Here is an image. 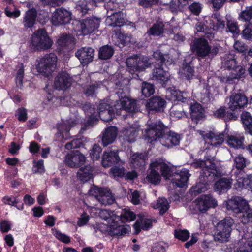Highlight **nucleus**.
<instances>
[{
	"label": "nucleus",
	"instance_id": "62",
	"mask_svg": "<svg viewBox=\"0 0 252 252\" xmlns=\"http://www.w3.org/2000/svg\"><path fill=\"white\" fill-rule=\"evenodd\" d=\"M102 151L101 148L97 144H94L90 150V155L93 160L99 159L100 154Z\"/></svg>",
	"mask_w": 252,
	"mask_h": 252
},
{
	"label": "nucleus",
	"instance_id": "26",
	"mask_svg": "<svg viewBox=\"0 0 252 252\" xmlns=\"http://www.w3.org/2000/svg\"><path fill=\"white\" fill-rule=\"evenodd\" d=\"M73 124L71 125L69 121L59 124L58 126V132L56 134L58 140H67L70 136L69 132Z\"/></svg>",
	"mask_w": 252,
	"mask_h": 252
},
{
	"label": "nucleus",
	"instance_id": "29",
	"mask_svg": "<svg viewBox=\"0 0 252 252\" xmlns=\"http://www.w3.org/2000/svg\"><path fill=\"white\" fill-rule=\"evenodd\" d=\"M213 115L218 119H222L225 121L236 120L238 117L233 113L227 111L225 106H221L213 112Z\"/></svg>",
	"mask_w": 252,
	"mask_h": 252
},
{
	"label": "nucleus",
	"instance_id": "63",
	"mask_svg": "<svg viewBox=\"0 0 252 252\" xmlns=\"http://www.w3.org/2000/svg\"><path fill=\"white\" fill-rule=\"evenodd\" d=\"M185 113L182 107H173L170 110V116L173 118L179 119L182 118Z\"/></svg>",
	"mask_w": 252,
	"mask_h": 252
},
{
	"label": "nucleus",
	"instance_id": "56",
	"mask_svg": "<svg viewBox=\"0 0 252 252\" xmlns=\"http://www.w3.org/2000/svg\"><path fill=\"white\" fill-rule=\"evenodd\" d=\"M83 140L82 138H76L73 139L70 142H67L65 147L67 150L79 148L83 146Z\"/></svg>",
	"mask_w": 252,
	"mask_h": 252
},
{
	"label": "nucleus",
	"instance_id": "24",
	"mask_svg": "<svg viewBox=\"0 0 252 252\" xmlns=\"http://www.w3.org/2000/svg\"><path fill=\"white\" fill-rule=\"evenodd\" d=\"M106 22L109 26L113 27L122 26L125 23L124 14L120 11L113 13L107 17Z\"/></svg>",
	"mask_w": 252,
	"mask_h": 252
},
{
	"label": "nucleus",
	"instance_id": "38",
	"mask_svg": "<svg viewBox=\"0 0 252 252\" xmlns=\"http://www.w3.org/2000/svg\"><path fill=\"white\" fill-rule=\"evenodd\" d=\"M149 169L150 171L146 178L147 181L153 184L159 183L160 181L161 177L158 172V167L153 166V161L150 164Z\"/></svg>",
	"mask_w": 252,
	"mask_h": 252
},
{
	"label": "nucleus",
	"instance_id": "10",
	"mask_svg": "<svg viewBox=\"0 0 252 252\" xmlns=\"http://www.w3.org/2000/svg\"><path fill=\"white\" fill-rule=\"evenodd\" d=\"M126 63L129 72L143 71L150 64L147 57L142 55H134L126 59Z\"/></svg>",
	"mask_w": 252,
	"mask_h": 252
},
{
	"label": "nucleus",
	"instance_id": "27",
	"mask_svg": "<svg viewBox=\"0 0 252 252\" xmlns=\"http://www.w3.org/2000/svg\"><path fill=\"white\" fill-rule=\"evenodd\" d=\"M83 109L86 114L89 116L86 125L81 129L82 133L86 130L88 126H93L98 120L94 115V109L90 104H86L83 106Z\"/></svg>",
	"mask_w": 252,
	"mask_h": 252
},
{
	"label": "nucleus",
	"instance_id": "7",
	"mask_svg": "<svg viewBox=\"0 0 252 252\" xmlns=\"http://www.w3.org/2000/svg\"><path fill=\"white\" fill-rule=\"evenodd\" d=\"M53 42L45 29H40L32 35L31 45L35 51H45L51 48Z\"/></svg>",
	"mask_w": 252,
	"mask_h": 252
},
{
	"label": "nucleus",
	"instance_id": "50",
	"mask_svg": "<svg viewBox=\"0 0 252 252\" xmlns=\"http://www.w3.org/2000/svg\"><path fill=\"white\" fill-rule=\"evenodd\" d=\"M195 29L197 32L204 33L209 39L214 37V34L203 22H198L195 25Z\"/></svg>",
	"mask_w": 252,
	"mask_h": 252
},
{
	"label": "nucleus",
	"instance_id": "21",
	"mask_svg": "<svg viewBox=\"0 0 252 252\" xmlns=\"http://www.w3.org/2000/svg\"><path fill=\"white\" fill-rule=\"evenodd\" d=\"M120 161V158L118 154V150H114L104 152L101 163L104 167L107 168L114 163H118Z\"/></svg>",
	"mask_w": 252,
	"mask_h": 252
},
{
	"label": "nucleus",
	"instance_id": "55",
	"mask_svg": "<svg viewBox=\"0 0 252 252\" xmlns=\"http://www.w3.org/2000/svg\"><path fill=\"white\" fill-rule=\"evenodd\" d=\"M227 28L228 32L233 34V36L239 34L240 31L237 22L232 20H228L227 22Z\"/></svg>",
	"mask_w": 252,
	"mask_h": 252
},
{
	"label": "nucleus",
	"instance_id": "14",
	"mask_svg": "<svg viewBox=\"0 0 252 252\" xmlns=\"http://www.w3.org/2000/svg\"><path fill=\"white\" fill-rule=\"evenodd\" d=\"M196 208L202 213L217 205V201L211 195H202L194 201Z\"/></svg>",
	"mask_w": 252,
	"mask_h": 252
},
{
	"label": "nucleus",
	"instance_id": "43",
	"mask_svg": "<svg viewBox=\"0 0 252 252\" xmlns=\"http://www.w3.org/2000/svg\"><path fill=\"white\" fill-rule=\"evenodd\" d=\"M243 141V136L230 135L228 136L227 142L230 147L239 149L244 148Z\"/></svg>",
	"mask_w": 252,
	"mask_h": 252
},
{
	"label": "nucleus",
	"instance_id": "6",
	"mask_svg": "<svg viewBox=\"0 0 252 252\" xmlns=\"http://www.w3.org/2000/svg\"><path fill=\"white\" fill-rule=\"evenodd\" d=\"M233 224L234 220L230 217H226L220 220L216 226V231L214 235L215 241L222 243L228 242Z\"/></svg>",
	"mask_w": 252,
	"mask_h": 252
},
{
	"label": "nucleus",
	"instance_id": "61",
	"mask_svg": "<svg viewBox=\"0 0 252 252\" xmlns=\"http://www.w3.org/2000/svg\"><path fill=\"white\" fill-rule=\"evenodd\" d=\"M114 115V110L112 108L108 109L104 111L99 112L100 119L103 121L108 122L112 119Z\"/></svg>",
	"mask_w": 252,
	"mask_h": 252
},
{
	"label": "nucleus",
	"instance_id": "46",
	"mask_svg": "<svg viewBox=\"0 0 252 252\" xmlns=\"http://www.w3.org/2000/svg\"><path fill=\"white\" fill-rule=\"evenodd\" d=\"M234 165L236 168L235 172L239 173L240 170H243L244 168L249 164L248 160L241 155H238L234 158Z\"/></svg>",
	"mask_w": 252,
	"mask_h": 252
},
{
	"label": "nucleus",
	"instance_id": "19",
	"mask_svg": "<svg viewBox=\"0 0 252 252\" xmlns=\"http://www.w3.org/2000/svg\"><path fill=\"white\" fill-rule=\"evenodd\" d=\"M85 157L78 151L75 153L68 154L65 157L64 162L69 167L78 168L85 163Z\"/></svg>",
	"mask_w": 252,
	"mask_h": 252
},
{
	"label": "nucleus",
	"instance_id": "39",
	"mask_svg": "<svg viewBox=\"0 0 252 252\" xmlns=\"http://www.w3.org/2000/svg\"><path fill=\"white\" fill-rule=\"evenodd\" d=\"M93 171V167L91 165H86L79 169L77 172V177L83 182H87L92 177Z\"/></svg>",
	"mask_w": 252,
	"mask_h": 252
},
{
	"label": "nucleus",
	"instance_id": "64",
	"mask_svg": "<svg viewBox=\"0 0 252 252\" xmlns=\"http://www.w3.org/2000/svg\"><path fill=\"white\" fill-rule=\"evenodd\" d=\"M174 235L178 239L185 241L189 237V233L186 230H175Z\"/></svg>",
	"mask_w": 252,
	"mask_h": 252
},
{
	"label": "nucleus",
	"instance_id": "34",
	"mask_svg": "<svg viewBox=\"0 0 252 252\" xmlns=\"http://www.w3.org/2000/svg\"><path fill=\"white\" fill-rule=\"evenodd\" d=\"M99 216L109 224L117 223L119 221V217L116 215L113 211L107 209L100 210Z\"/></svg>",
	"mask_w": 252,
	"mask_h": 252
},
{
	"label": "nucleus",
	"instance_id": "45",
	"mask_svg": "<svg viewBox=\"0 0 252 252\" xmlns=\"http://www.w3.org/2000/svg\"><path fill=\"white\" fill-rule=\"evenodd\" d=\"M252 19V5L247 6L239 14L238 20L245 22L250 23Z\"/></svg>",
	"mask_w": 252,
	"mask_h": 252
},
{
	"label": "nucleus",
	"instance_id": "17",
	"mask_svg": "<svg viewBox=\"0 0 252 252\" xmlns=\"http://www.w3.org/2000/svg\"><path fill=\"white\" fill-rule=\"evenodd\" d=\"M72 83V77L65 72L59 73L55 78L54 86L59 90H64L70 87Z\"/></svg>",
	"mask_w": 252,
	"mask_h": 252
},
{
	"label": "nucleus",
	"instance_id": "42",
	"mask_svg": "<svg viewBox=\"0 0 252 252\" xmlns=\"http://www.w3.org/2000/svg\"><path fill=\"white\" fill-rule=\"evenodd\" d=\"M146 157L142 154H134L130 158L131 166L138 168L144 166L145 164Z\"/></svg>",
	"mask_w": 252,
	"mask_h": 252
},
{
	"label": "nucleus",
	"instance_id": "60",
	"mask_svg": "<svg viewBox=\"0 0 252 252\" xmlns=\"http://www.w3.org/2000/svg\"><path fill=\"white\" fill-rule=\"evenodd\" d=\"M239 217L241 221L244 224L252 221V209L250 208L249 205L248 206V208L244 212L243 215H240Z\"/></svg>",
	"mask_w": 252,
	"mask_h": 252
},
{
	"label": "nucleus",
	"instance_id": "49",
	"mask_svg": "<svg viewBox=\"0 0 252 252\" xmlns=\"http://www.w3.org/2000/svg\"><path fill=\"white\" fill-rule=\"evenodd\" d=\"M179 73L182 79L190 80L193 76L194 70L190 66L185 65L180 69Z\"/></svg>",
	"mask_w": 252,
	"mask_h": 252
},
{
	"label": "nucleus",
	"instance_id": "2",
	"mask_svg": "<svg viewBox=\"0 0 252 252\" xmlns=\"http://www.w3.org/2000/svg\"><path fill=\"white\" fill-rule=\"evenodd\" d=\"M196 164L198 167L202 168L200 175V180L202 182L197 183L190 189L192 195L195 196L207 190L209 183L213 181L216 177L221 175L220 171L217 169L212 158H207L204 161H199Z\"/></svg>",
	"mask_w": 252,
	"mask_h": 252
},
{
	"label": "nucleus",
	"instance_id": "9",
	"mask_svg": "<svg viewBox=\"0 0 252 252\" xmlns=\"http://www.w3.org/2000/svg\"><path fill=\"white\" fill-rule=\"evenodd\" d=\"M73 24L74 26L73 29L77 34L86 35L94 32L98 29L100 20L98 18H91L76 21Z\"/></svg>",
	"mask_w": 252,
	"mask_h": 252
},
{
	"label": "nucleus",
	"instance_id": "48",
	"mask_svg": "<svg viewBox=\"0 0 252 252\" xmlns=\"http://www.w3.org/2000/svg\"><path fill=\"white\" fill-rule=\"evenodd\" d=\"M57 43L62 47H69L74 45V38L67 34L62 35L57 40Z\"/></svg>",
	"mask_w": 252,
	"mask_h": 252
},
{
	"label": "nucleus",
	"instance_id": "32",
	"mask_svg": "<svg viewBox=\"0 0 252 252\" xmlns=\"http://www.w3.org/2000/svg\"><path fill=\"white\" fill-rule=\"evenodd\" d=\"M106 231L111 236H123L128 233L129 231L128 227L123 225L117 226L115 223L110 224V226L105 225Z\"/></svg>",
	"mask_w": 252,
	"mask_h": 252
},
{
	"label": "nucleus",
	"instance_id": "16",
	"mask_svg": "<svg viewBox=\"0 0 252 252\" xmlns=\"http://www.w3.org/2000/svg\"><path fill=\"white\" fill-rule=\"evenodd\" d=\"M156 220L146 217L143 214H139L137 215V219L133 225L135 230V233L138 234L141 229L148 230L152 227L153 223L156 222Z\"/></svg>",
	"mask_w": 252,
	"mask_h": 252
},
{
	"label": "nucleus",
	"instance_id": "59",
	"mask_svg": "<svg viewBox=\"0 0 252 252\" xmlns=\"http://www.w3.org/2000/svg\"><path fill=\"white\" fill-rule=\"evenodd\" d=\"M119 217V220H121L124 223L131 221L136 218L133 212L129 210L125 211Z\"/></svg>",
	"mask_w": 252,
	"mask_h": 252
},
{
	"label": "nucleus",
	"instance_id": "47",
	"mask_svg": "<svg viewBox=\"0 0 252 252\" xmlns=\"http://www.w3.org/2000/svg\"><path fill=\"white\" fill-rule=\"evenodd\" d=\"M114 49L111 46L105 45L101 47L99 51V57L102 60H107L112 57Z\"/></svg>",
	"mask_w": 252,
	"mask_h": 252
},
{
	"label": "nucleus",
	"instance_id": "22",
	"mask_svg": "<svg viewBox=\"0 0 252 252\" xmlns=\"http://www.w3.org/2000/svg\"><path fill=\"white\" fill-rule=\"evenodd\" d=\"M166 104L165 100L160 96H154L150 98L147 102L146 106L150 110L162 111Z\"/></svg>",
	"mask_w": 252,
	"mask_h": 252
},
{
	"label": "nucleus",
	"instance_id": "37",
	"mask_svg": "<svg viewBox=\"0 0 252 252\" xmlns=\"http://www.w3.org/2000/svg\"><path fill=\"white\" fill-rule=\"evenodd\" d=\"M124 139L129 143L134 142L138 134V130L135 127L129 126L122 130Z\"/></svg>",
	"mask_w": 252,
	"mask_h": 252
},
{
	"label": "nucleus",
	"instance_id": "53",
	"mask_svg": "<svg viewBox=\"0 0 252 252\" xmlns=\"http://www.w3.org/2000/svg\"><path fill=\"white\" fill-rule=\"evenodd\" d=\"M241 35L246 40L252 39V23H247L244 24V29L241 32Z\"/></svg>",
	"mask_w": 252,
	"mask_h": 252
},
{
	"label": "nucleus",
	"instance_id": "25",
	"mask_svg": "<svg viewBox=\"0 0 252 252\" xmlns=\"http://www.w3.org/2000/svg\"><path fill=\"white\" fill-rule=\"evenodd\" d=\"M117 128L115 126H110L106 129L102 137V144L104 147L112 143L117 136Z\"/></svg>",
	"mask_w": 252,
	"mask_h": 252
},
{
	"label": "nucleus",
	"instance_id": "11",
	"mask_svg": "<svg viewBox=\"0 0 252 252\" xmlns=\"http://www.w3.org/2000/svg\"><path fill=\"white\" fill-rule=\"evenodd\" d=\"M248 202L241 197L234 196L226 202V208L237 214L243 215L248 208Z\"/></svg>",
	"mask_w": 252,
	"mask_h": 252
},
{
	"label": "nucleus",
	"instance_id": "5",
	"mask_svg": "<svg viewBox=\"0 0 252 252\" xmlns=\"http://www.w3.org/2000/svg\"><path fill=\"white\" fill-rule=\"evenodd\" d=\"M220 47L218 46L212 47L208 41L202 37L195 38L191 45L192 52L200 59L214 57L218 53Z\"/></svg>",
	"mask_w": 252,
	"mask_h": 252
},
{
	"label": "nucleus",
	"instance_id": "35",
	"mask_svg": "<svg viewBox=\"0 0 252 252\" xmlns=\"http://www.w3.org/2000/svg\"><path fill=\"white\" fill-rule=\"evenodd\" d=\"M165 25L161 21H156L147 31L148 36H159L164 32Z\"/></svg>",
	"mask_w": 252,
	"mask_h": 252
},
{
	"label": "nucleus",
	"instance_id": "13",
	"mask_svg": "<svg viewBox=\"0 0 252 252\" xmlns=\"http://www.w3.org/2000/svg\"><path fill=\"white\" fill-rule=\"evenodd\" d=\"M199 134L206 142L213 146H220L224 141V133L223 132H220L214 130L208 132L201 131Z\"/></svg>",
	"mask_w": 252,
	"mask_h": 252
},
{
	"label": "nucleus",
	"instance_id": "51",
	"mask_svg": "<svg viewBox=\"0 0 252 252\" xmlns=\"http://www.w3.org/2000/svg\"><path fill=\"white\" fill-rule=\"evenodd\" d=\"M2 201L5 204L15 206L18 210H22L23 209V204L19 202L18 200L14 196H5L3 198Z\"/></svg>",
	"mask_w": 252,
	"mask_h": 252
},
{
	"label": "nucleus",
	"instance_id": "12",
	"mask_svg": "<svg viewBox=\"0 0 252 252\" xmlns=\"http://www.w3.org/2000/svg\"><path fill=\"white\" fill-rule=\"evenodd\" d=\"M248 104V98L245 94L242 93L232 94L229 97L228 103L229 109L232 111L240 110L247 107Z\"/></svg>",
	"mask_w": 252,
	"mask_h": 252
},
{
	"label": "nucleus",
	"instance_id": "1",
	"mask_svg": "<svg viewBox=\"0 0 252 252\" xmlns=\"http://www.w3.org/2000/svg\"><path fill=\"white\" fill-rule=\"evenodd\" d=\"M143 137L147 142L159 141L163 146L168 148L179 145L181 140L179 134L171 131L160 120L148 123Z\"/></svg>",
	"mask_w": 252,
	"mask_h": 252
},
{
	"label": "nucleus",
	"instance_id": "57",
	"mask_svg": "<svg viewBox=\"0 0 252 252\" xmlns=\"http://www.w3.org/2000/svg\"><path fill=\"white\" fill-rule=\"evenodd\" d=\"M154 87L152 84L145 82L142 84L141 93L145 97H149L154 94Z\"/></svg>",
	"mask_w": 252,
	"mask_h": 252
},
{
	"label": "nucleus",
	"instance_id": "28",
	"mask_svg": "<svg viewBox=\"0 0 252 252\" xmlns=\"http://www.w3.org/2000/svg\"><path fill=\"white\" fill-rule=\"evenodd\" d=\"M153 166L158 167V169H160L162 176L166 180L169 179V178L172 176V169L165 163L163 160L156 159L153 160Z\"/></svg>",
	"mask_w": 252,
	"mask_h": 252
},
{
	"label": "nucleus",
	"instance_id": "3",
	"mask_svg": "<svg viewBox=\"0 0 252 252\" xmlns=\"http://www.w3.org/2000/svg\"><path fill=\"white\" fill-rule=\"evenodd\" d=\"M129 92V89L127 85H124L121 81L115 83L114 92L119 98V100L116 101L117 104L114 105L117 113H118V110H124L129 112L138 111V107L136 101L127 96Z\"/></svg>",
	"mask_w": 252,
	"mask_h": 252
},
{
	"label": "nucleus",
	"instance_id": "41",
	"mask_svg": "<svg viewBox=\"0 0 252 252\" xmlns=\"http://www.w3.org/2000/svg\"><path fill=\"white\" fill-rule=\"evenodd\" d=\"M97 201L102 205H111L114 203L115 197L109 190L104 189Z\"/></svg>",
	"mask_w": 252,
	"mask_h": 252
},
{
	"label": "nucleus",
	"instance_id": "58",
	"mask_svg": "<svg viewBox=\"0 0 252 252\" xmlns=\"http://www.w3.org/2000/svg\"><path fill=\"white\" fill-rule=\"evenodd\" d=\"M188 8L192 14L199 16L202 9V4L198 2H194L189 5Z\"/></svg>",
	"mask_w": 252,
	"mask_h": 252
},
{
	"label": "nucleus",
	"instance_id": "23",
	"mask_svg": "<svg viewBox=\"0 0 252 252\" xmlns=\"http://www.w3.org/2000/svg\"><path fill=\"white\" fill-rule=\"evenodd\" d=\"M232 184V179L231 178H221L215 183L214 189L219 194L224 193L231 188Z\"/></svg>",
	"mask_w": 252,
	"mask_h": 252
},
{
	"label": "nucleus",
	"instance_id": "8",
	"mask_svg": "<svg viewBox=\"0 0 252 252\" xmlns=\"http://www.w3.org/2000/svg\"><path fill=\"white\" fill-rule=\"evenodd\" d=\"M57 57L54 53L46 54L37 61L36 68L38 72L45 77H48L55 70Z\"/></svg>",
	"mask_w": 252,
	"mask_h": 252
},
{
	"label": "nucleus",
	"instance_id": "54",
	"mask_svg": "<svg viewBox=\"0 0 252 252\" xmlns=\"http://www.w3.org/2000/svg\"><path fill=\"white\" fill-rule=\"evenodd\" d=\"M17 68L18 70L16 73L15 81L17 86L21 88L23 85V79L24 75V67L23 64H19Z\"/></svg>",
	"mask_w": 252,
	"mask_h": 252
},
{
	"label": "nucleus",
	"instance_id": "36",
	"mask_svg": "<svg viewBox=\"0 0 252 252\" xmlns=\"http://www.w3.org/2000/svg\"><path fill=\"white\" fill-rule=\"evenodd\" d=\"M241 119L246 133L252 136V117L249 112L244 111Z\"/></svg>",
	"mask_w": 252,
	"mask_h": 252
},
{
	"label": "nucleus",
	"instance_id": "44",
	"mask_svg": "<svg viewBox=\"0 0 252 252\" xmlns=\"http://www.w3.org/2000/svg\"><path fill=\"white\" fill-rule=\"evenodd\" d=\"M210 25L213 30L216 31L224 28L225 22L219 15L214 14L211 16Z\"/></svg>",
	"mask_w": 252,
	"mask_h": 252
},
{
	"label": "nucleus",
	"instance_id": "52",
	"mask_svg": "<svg viewBox=\"0 0 252 252\" xmlns=\"http://www.w3.org/2000/svg\"><path fill=\"white\" fill-rule=\"evenodd\" d=\"M156 206L159 209L160 214L163 215L169 209V205L167 200L165 198H159L157 201Z\"/></svg>",
	"mask_w": 252,
	"mask_h": 252
},
{
	"label": "nucleus",
	"instance_id": "40",
	"mask_svg": "<svg viewBox=\"0 0 252 252\" xmlns=\"http://www.w3.org/2000/svg\"><path fill=\"white\" fill-rule=\"evenodd\" d=\"M234 175L239 188H247L251 186L249 176L246 175L243 170H240L239 173L234 172Z\"/></svg>",
	"mask_w": 252,
	"mask_h": 252
},
{
	"label": "nucleus",
	"instance_id": "4",
	"mask_svg": "<svg viewBox=\"0 0 252 252\" xmlns=\"http://www.w3.org/2000/svg\"><path fill=\"white\" fill-rule=\"evenodd\" d=\"M153 57L159 62L158 66L155 67L152 71V79L157 81L165 82L169 77L167 71L164 70L163 65L167 66L171 64L173 60L172 57L168 53L163 54L160 50H156L153 53Z\"/></svg>",
	"mask_w": 252,
	"mask_h": 252
},
{
	"label": "nucleus",
	"instance_id": "30",
	"mask_svg": "<svg viewBox=\"0 0 252 252\" xmlns=\"http://www.w3.org/2000/svg\"><path fill=\"white\" fill-rule=\"evenodd\" d=\"M37 11L35 8H31L26 12L23 23L24 28L28 29L32 28L36 23Z\"/></svg>",
	"mask_w": 252,
	"mask_h": 252
},
{
	"label": "nucleus",
	"instance_id": "15",
	"mask_svg": "<svg viewBox=\"0 0 252 252\" xmlns=\"http://www.w3.org/2000/svg\"><path fill=\"white\" fill-rule=\"evenodd\" d=\"M71 13L63 8L57 9L52 14L51 21L55 26L68 23L71 19Z\"/></svg>",
	"mask_w": 252,
	"mask_h": 252
},
{
	"label": "nucleus",
	"instance_id": "33",
	"mask_svg": "<svg viewBox=\"0 0 252 252\" xmlns=\"http://www.w3.org/2000/svg\"><path fill=\"white\" fill-rule=\"evenodd\" d=\"M190 110L191 118L196 123L205 117L204 110L202 106L198 103L191 105Z\"/></svg>",
	"mask_w": 252,
	"mask_h": 252
},
{
	"label": "nucleus",
	"instance_id": "18",
	"mask_svg": "<svg viewBox=\"0 0 252 252\" xmlns=\"http://www.w3.org/2000/svg\"><path fill=\"white\" fill-rule=\"evenodd\" d=\"M94 53V50L92 47H84L78 49L75 56L82 64H87L93 61Z\"/></svg>",
	"mask_w": 252,
	"mask_h": 252
},
{
	"label": "nucleus",
	"instance_id": "31",
	"mask_svg": "<svg viewBox=\"0 0 252 252\" xmlns=\"http://www.w3.org/2000/svg\"><path fill=\"white\" fill-rule=\"evenodd\" d=\"M246 70L245 68L241 65H237V67L233 68L229 75L224 79L225 82L229 84L233 83L235 80H238L244 76Z\"/></svg>",
	"mask_w": 252,
	"mask_h": 252
},
{
	"label": "nucleus",
	"instance_id": "20",
	"mask_svg": "<svg viewBox=\"0 0 252 252\" xmlns=\"http://www.w3.org/2000/svg\"><path fill=\"white\" fill-rule=\"evenodd\" d=\"M190 175L188 169H183L179 173H176L171 179L173 186L180 188L184 187L186 185Z\"/></svg>",
	"mask_w": 252,
	"mask_h": 252
}]
</instances>
